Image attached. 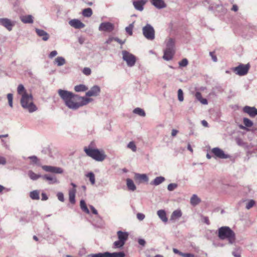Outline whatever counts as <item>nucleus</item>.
<instances>
[{"label": "nucleus", "instance_id": "f257e3e1", "mask_svg": "<svg viewBox=\"0 0 257 257\" xmlns=\"http://www.w3.org/2000/svg\"><path fill=\"white\" fill-rule=\"evenodd\" d=\"M58 94L64 101L65 105L70 109H77L81 106L86 105L93 99L90 98L81 97L71 92L59 89Z\"/></svg>", "mask_w": 257, "mask_h": 257}, {"label": "nucleus", "instance_id": "f03ea898", "mask_svg": "<svg viewBox=\"0 0 257 257\" xmlns=\"http://www.w3.org/2000/svg\"><path fill=\"white\" fill-rule=\"evenodd\" d=\"M18 93L21 95V104L22 106L32 112L37 110V107L33 102V96L31 94L27 92L23 84H19L17 88Z\"/></svg>", "mask_w": 257, "mask_h": 257}, {"label": "nucleus", "instance_id": "7ed1b4c3", "mask_svg": "<svg viewBox=\"0 0 257 257\" xmlns=\"http://www.w3.org/2000/svg\"><path fill=\"white\" fill-rule=\"evenodd\" d=\"M84 151L87 156L98 162L103 161L106 157V155L103 150L93 148L91 145L84 147Z\"/></svg>", "mask_w": 257, "mask_h": 257}, {"label": "nucleus", "instance_id": "20e7f679", "mask_svg": "<svg viewBox=\"0 0 257 257\" xmlns=\"http://www.w3.org/2000/svg\"><path fill=\"white\" fill-rule=\"evenodd\" d=\"M218 236L221 240L227 239L230 244L233 243L235 240L234 232L228 226H222L219 228Z\"/></svg>", "mask_w": 257, "mask_h": 257}, {"label": "nucleus", "instance_id": "39448f33", "mask_svg": "<svg viewBox=\"0 0 257 257\" xmlns=\"http://www.w3.org/2000/svg\"><path fill=\"white\" fill-rule=\"evenodd\" d=\"M175 41L173 38H169L166 41V48L164 52L163 58L166 60H171L175 54Z\"/></svg>", "mask_w": 257, "mask_h": 257}, {"label": "nucleus", "instance_id": "423d86ee", "mask_svg": "<svg viewBox=\"0 0 257 257\" xmlns=\"http://www.w3.org/2000/svg\"><path fill=\"white\" fill-rule=\"evenodd\" d=\"M122 54L123 60L126 62L128 66L132 67L135 65L136 62V57L135 55L125 50L122 51Z\"/></svg>", "mask_w": 257, "mask_h": 257}, {"label": "nucleus", "instance_id": "0eeeda50", "mask_svg": "<svg viewBox=\"0 0 257 257\" xmlns=\"http://www.w3.org/2000/svg\"><path fill=\"white\" fill-rule=\"evenodd\" d=\"M250 65L247 64H240L238 66L233 69V71L237 75L239 76H243L246 75L249 69Z\"/></svg>", "mask_w": 257, "mask_h": 257}, {"label": "nucleus", "instance_id": "6e6552de", "mask_svg": "<svg viewBox=\"0 0 257 257\" xmlns=\"http://www.w3.org/2000/svg\"><path fill=\"white\" fill-rule=\"evenodd\" d=\"M144 36L149 40H153L155 38V30L149 24H147L143 28Z\"/></svg>", "mask_w": 257, "mask_h": 257}, {"label": "nucleus", "instance_id": "1a4fd4ad", "mask_svg": "<svg viewBox=\"0 0 257 257\" xmlns=\"http://www.w3.org/2000/svg\"><path fill=\"white\" fill-rule=\"evenodd\" d=\"M42 168L44 171L56 174H62L63 172V169L59 167L45 165L43 166Z\"/></svg>", "mask_w": 257, "mask_h": 257}, {"label": "nucleus", "instance_id": "9d476101", "mask_svg": "<svg viewBox=\"0 0 257 257\" xmlns=\"http://www.w3.org/2000/svg\"><path fill=\"white\" fill-rule=\"evenodd\" d=\"M0 25L5 27L8 30L11 31L15 25L14 22L7 18L0 19Z\"/></svg>", "mask_w": 257, "mask_h": 257}, {"label": "nucleus", "instance_id": "9b49d317", "mask_svg": "<svg viewBox=\"0 0 257 257\" xmlns=\"http://www.w3.org/2000/svg\"><path fill=\"white\" fill-rule=\"evenodd\" d=\"M211 151L216 157L220 159H226L229 158L228 155L225 154L221 149L218 148H213Z\"/></svg>", "mask_w": 257, "mask_h": 257}, {"label": "nucleus", "instance_id": "f8f14e48", "mask_svg": "<svg viewBox=\"0 0 257 257\" xmlns=\"http://www.w3.org/2000/svg\"><path fill=\"white\" fill-rule=\"evenodd\" d=\"M114 29V26L109 22L102 23L99 27L100 31L110 32Z\"/></svg>", "mask_w": 257, "mask_h": 257}, {"label": "nucleus", "instance_id": "ddd939ff", "mask_svg": "<svg viewBox=\"0 0 257 257\" xmlns=\"http://www.w3.org/2000/svg\"><path fill=\"white\" fill-rule=\"evenodd\" d=\"M100 92V88L97 85L93 86L86 93V96L88 97L97 96Z\"/></svg>", "mask_w": 257, "mask_h": 257}, {"label": "nucleus", "instance_id": "4468645a", "mask_svg": "<svg viewBox=\"0 0 257 257\" xmlns=\"http://www.w3.org/2000/svg\"><path fill=\"white\" fill-rule=\"evenodd\" d=\"M243 111L251 117H254L257 115V109L254 107L245 106L243 107Z\"/></svg>", "mask_w": 257, "mask_h": 257}, {"label": "nucleus", "instance_id": "2eb2a0df", "mask_svg": "<svg viewBox=\"0 0 257 257\" xmlns=\"http://www.w3.org/2000/svg\"><path fill=\"white\" fill-rule=\"evenodd\" d=\"M69 24L75 29H81L85 27V25L78 19H73L69 22Z\"/></svg>", "mask_w": 257, "mask_h": 257}, {"label": "nucleus", "instance_id": "dca6fc26", "mask_svg": "<svg viewBox=\"0 0 257 257\" xmlns=\"http://www.w3.org/2000/svg\"><path fill=\"white\" fill-rule=\"evenodd\" d=\"M147 2V0H139L134 1L133 2V5L136 10L142 11L144 9V6Z\"/></svg>", "mask_w": 257, "mask_h": 257}, {"label": "nucleus", "instance_id": "f3484780", "mask_svg": "<svg viewBox=\"0 0 257 257\" xmlns=\"http://www.w3.org/2000/svg\"><path fill=\"white\" fill-rule=\"evenodd\" d=\"M152 4L158 9H162L166 7L163 0H150Z\"/></svg>", "mask_w": 257, "mask_h": 257}, {"label": "nucleus", "instance_id": "a211bd4d", "mask_svg": "<svg viewBox=\"0 0 257 257\" xmlns=\"http://www.w3.org/2000/svg\"><path fill=\"white\" fill-rule=\"evenodd\" d=\"M36 32L37 34L39 36L42 38V39L44 41H47L49 39V36L48 34L45 31L41 29H36Z\"/></svg>", "mask_w": 257, "mask_h": 257}, {"label": "nucleus", "instance_id": "6ab92c4d", "mask_svg": "<svg viewBox=\"0 0 257 257\" xmlns=\"http://www.w3.org/2000/svg\"><path fill=\"white\" fill-rule=\"evenodd\" d=\"M76 192V189L75 188H72L69 191V200L70 202L74 204L75 203V194Z\"/></svg>", "mask_w": 257, "mask_h": 257}, {"label": "nucleus", "instance_id": "aec40b11", "mask_svg": "<svg viewBox=\"0 0 257 257\" xmlns=\"http://www.w3.org/2000/svg\"><path fill=\"white\" fill-rule=\"evenodd\" d=\"M117 235L118 239L124 242V243H125V241L127 239L128 236V234L127 232L122 231H118L117 232Z\"/></svg>", "mask_w": 257, "mask_h": 257}, {"label": "nucleus", "instance_id": "412c9836", "mask_svg": "<svg viewBox=\"0 0 257 257\" xmlns=\"http://www.w3.org/2000/svg\"><path fill=\"white\" fill-rule=\"evenodd\" d=\"M22 22L25 24H32L33 23V17L31 15L23 16L20 17Z\"/></svg>", "mask_w": 257, "mask_h": 257}, {"label": "nucleus", "instance_id": "4be33fe9", "mask_svg": "<svg viewBox=\"0 0 257 257\" xmlns=\"http://www.w3.org/2000/svg\"><path fill=\"white\" fill-rule=\"evenodd\" d=\"M105 255L106 257H124L125 253L123 251L118 252L110 253L105 252Z\"/></svg>", "mask_w": 257, "mask_h": 257}, {"label": "nucleus", "instance_id": "5701e85b", "mask_svg": "<svg viewBox=\"0 0 257 257\" xmlns=\"http://www.w3.org/2000/svg\"><path fill=\"white\" fill-rule=\"evenodd\" d=\"M42 177L43 179L49 181V183L50 184H54L58 182L57 178L53 176L45 175Z\"/></svg>", "mask_w": 257, "mask_h": 257}, {"label": "nucleus", "instance_id": "b1692460", "mask_svg": "<svg viewBox=\"0 0 257 257\" xmlns=\"http://www.w3.org/2000/svg\"><path fill=\"white\" fill-rule=\"evenodd\" d=\"M135 179L140 182H147L148 181V178L146 174H136Z\"/></svg>", "mask_w": 257, "mask_h": 257}, {"label": "nucleus", "instance_id": "393cba45", "mask_svg": "<svg viewBox=\"0 0 257 257\" xmlns=\"http://www.w3.org/2000/svg\"><path fill=\"white\" fill-rule=\"evenodd\" d=\"M195 97L203 104H207L208 103L207 100L205 98H203L201 93L199 92H197L195 93Z\"/></svg>", "mask_w": 257, "mask_h": 257}, {"label": "nucleus", "instance_id": "a878e982", "mask_svg": "<svg viewBox=\"0 0 257 257\" xmlns=\"http://www.w3.org/2000/svg\"><path fill=\"white\" fill-rule=\"evenodd\" d=\"M157 214L163 221H164L165 222L167 221L168 219H167V217H166V214L164 210H158L157 212Z\"/></svg>", "mask_w": 257, "mask_h": 257}, {"label": "nucleus", "instance_id": "bb28decb", "mask_svg": "<svg viewBox=\"0 0 257 257\" xmlns=\"http://www.w3.org/2000/svg\"><path fill=\"white\" fill-rule=\"evenodd\" d=\"M126 185L130 190L134 191L136 189V185L133 180L130 179H126Z\"/></svg>", "mask_w": 257, "mask_h": 257}, {"label": "nucleus", "instance_id": "cd10ccee", "mask_svg": "<svg viewBox=\"0 0 257 257\" xmlns=\"http://www.w3.org/2000/svg\"><path fill=\"white\" fill-rule=\"evenodd\" d=\"M182 216V212L181 210H175L172 214L171 219L172 220H176L178 219Z\"/></svg>", "mask_w": 257, "mask_h": 257}, {"label": "nucleus", "instance_id": "c85d7f7f", "mask_svg": "<svg viewBox=\"0 0 257 257\" xmlns=\"http://www.w3.org/2000/svg\"><path fill=\"white\" fill-rule=\"evenodd\" d=\"M30 197L33 200H39L40 198L39 191L38 190L31 191L30 193Z\"/></svg>", "mask_w": 257, "mask_h": 257}, {"label": "nucleus", "instance_id": "c756f323", "mask_svg": "<svg viewBox=\"0 0 257 257\" xmlns=\"http://www.w3.org/2000/svg\"><path fill=\"white\" fill-rule=\"evenodd\" d=\"M88 89V88L83 84H80L74 87V90L76 92H83Z\"/></svg>", "mask_w": 257, "mask_h": 257}, {"label": "nucleus", "instance_id": "7c9ffc66", "mask_svg": "<svg viewBox=\"0 0 257 257\" xmlns=\"http://www.w3.org/2000/svg\"><path fill=\"white\" fill-rule=\"evenodd\" d=\"M82 15L85 17H90L92 15V11L91 8H86L83 10Z\"/></svg>", "mask_w": 257, "mask_h": 257}, {"label": "nucleus", "instance_id": "2f4dec72", "mask_svg": "<svg viewBox=\"0 0 257 257\" xmlns=\"http://www.w3.org/2000/svg\"><path fill=\"white\" fill-rule=\"evenodd\" d=\"M165 181V178L162 176L156 177L153 181L152 184L158 185Z\"/></svg>", "mask_w": 257, "mask_h": 257}, {"label": "nucleus", "instance_id": "473e14b6", "mask_svg": "<svg viewBox=\"0 0 257 257\" xmlns=\"http://www.w3.org/2000/svg\"><path fill=\"white\" fill-rule=\"evenodd\" d=\"M80 206L81 209L84 211L85 213L89 214V210L88 209L86 204L85 203V202L83 200H81L80 202Z\"/></svg>", "mask_w": 257, "mask_h": 257}, {"label": "nucleus", "instance_id": "72a5a7b5", "mask_svg": "<svg viewBox=\"0 0 257 257\" xmlns=\"http://www.w3.org/2000/svg\"><path fill=\"white\" fill-rule=\"evenodd\" d=\"M28 176L29 177L33 180H36L39 179L41 177V176L40 175H38L34 172H33L32 171L30 170L28 173Z\"/></svg>", "mask_w": 257, "mask_h": 257}, {"label": "nucleus", "instance_id": "f704fd0d", "mask_svg": "<svg viewBox=\"0 0 257 257\" xmlns=\"http://www.w3.org/2000/svg\"><path fill=\"white\" fill-rule=\"evenodd\" d=\"M55 62L58 66L63 65L66 62L65 59L62 57H58L55 59Z\"/></svg>", "mask_w": 257, "mask_h": 257}, {"label": "nucleus", "instance_id": "c9c22d12", "mask_svg": "<svg viewBox=\"0 0 257 257\" xmlns=\"http://www.w3.org/2000/svg\"><path fill=\"white\" fill-rule=\"evenodd\" d=\"M200 202V199L196 195H193L191 198L190 202L193 205H196Z\"/></svg>", "mask_w": 257, "mask_h": 257}, {"label": "nucleus", "instance_id": "e433bc0d", "mask_svg": "<svg viewBox=\"0 0 257 257\" xmlns=\"http://www.w3.org/2000/svg\"><path fill=\"white\" fill-rule=\"evenodd\" d=\"M124 242L118 239V240L114 242L113 247L115 248H120L124 245Z\"/></svg>", "mask_w": 257, "mask_h": 257}, {"label": "nucleus", "instance_id": "4c0bfd02", "mask_svg": "<svg viewBox=\"0 0 257 257\" xmlns=\"http://www.w3.org/2000/svg\"><path fill=\"white\" fill-rule=\"evenodd\" d=\"M243 122L244 125L246 127H250L253 125V122L247 118H243Z\"/></svg>", "mask_w": 257, "mask_h": 257}, {"label": "nucleus", "instance_id": "58836bf2", "mask_svg": "<svg viewBox=\"0 0 257 257\" xmlns=\"http://www.w3.org/2000/svg\"><path fill=\"white\" fill-rule=\"evenodd\" d=\"M86 176L87 177L89 178L91 184L94 185L95 182L94 174L92 172H90L88 173Z\"/></svg>", "mask_w": 257, "mask_h": 257}, {"label": "nucleus", "instance_id": "ea45409f", "mask_svg": "<svg viewBox=\"0 0 257 257\" xmlns=\"http://www.w3.org/2000/svg\"><path fill=\"white\" fill-rule=\"evenodd\" d=\"M134 112L142 116H144L146 114L144 110L139 107L135 108L134 110Z\"/></svg>", "mask_w": 257, "mask_h": 257}, {"label": "nucleus", "instance_id": "a19ab883", "mask_svg": "<svg viewBox=\"0 0 257 257\" xmlns=\"http://www.w3.org/2000/svg\"><path fill=\"white\" fill-rule=\"evenodd\" d=\"M127 147L131 149L133 152L137 151V147L134 142H131L127 145Z\"/></svg>", "mask_w": 257, "mask_h": 257}, {"label": "nucleus", "instance_id": "79ce46f5", "mask_svg": "<svg viewBox=\"0 0 257 257\" xmlns=\"http://www.w3.org/2000/svg\"><path fill=\"white\" fill-rule=\"evenodd\" d=\"M178 98L180 101H183L184 100L183 92L181 89L178 91Z\"/></svg>", "mask_w": 257, "mask_h": 257}, {"label": "nucleus", "instance_id": "37998d69", "mask_svg": "<svg viewBox=\"0 0 257 257\" xmlns=\"http://www.w3.org/2000/svg\"><path fill=\"white\" fill-rule=\"evenodd\" d=\"M7 98L9 102V105L13 107V94L11 93H9L7 95Z\"/></svg>", "mask_w": 257, "mask_h": 257}, {"label": "nucleus", "instance_id": "c03bdc74", "mask_svg": "<svg viewBox=\"0 0 257 257\" xmlns=\"http://www.w3.org/2000/svg\"><path fill=\"white\" fill-rule=\"evenodd\" d=\"M178 185L176 183H171L168 185V190L172 191L177 187Z\"/></svg>", "mask_w": 257, "mask_h": 257}, {"label": "nucleus", "instance_id": "a18cd8bd", "mask_svg": "<svg viewBox=\"0 0 257 257\" xmlns=\"http://www.w3.org/2000/svg\"><path fill=\"white\" fill-rule=\"evenodd\" d=\"M133 25L132 24L130 25L128 27L125 28L126 32L130 35H132L133 34Z\"/></svg>", "mask_w": 257, "mask_h": 257}, {"label": "nucleus", "instance_id": "49530a36", "mask_svg": "<svg viewBox=\"0 0 257 257\" xmlns=\"http://www.w3.org/2000/svg\"><path fill=\"white\" fill-rule=\"evenodd\" d=\"M255 204V202L253 200H250L246 204V208L247 209H249L251 207H252Z\"/></svg>", "mask_w": 257, "mask_h": 257}, {"label": "nucleus", "instance_id": "de8ad7c7", "mask_svg": "<svg viewBox=\"0 0 257 257\" xmlns=\"http://www.w3.org/2000/svg\"><path fill=\"white\" fill-rule=\"evenodd\" d=\"M89 256L90 257H106L105 255V252L91 254L89 255Z\"/></svg>", "mask_w": 257, "mask_h": 257}, {"label": "nucleus", "instance_id": "09e8293b", "mask_svg": "<svg viewBox=\"0 0 257 257\" xmlns=\"http://www.w3.org/2000/svg\"><path fill=\"white\" fill-rule=\"evenodd\" d=\"M188 63V60L186 59H183L179 62V65L181 67H185L187 65Z\"/></svg>", "mask_w": 257, "mask_h": 257}, {"label": "nucleus", "instance_id": "8fccbe9b", "mask_svg": "<svg viewBox=\"0 0 257 257\" xmlns=\"http://www.w3.org/2000/svg\"><path fill=\"white\" fill-rule=\"evenodd\" d=\"M91 72V69L88 67H85L83 70V73L86 75H89Z\"/></svg>", "mask_w": 257, "mask_h": 257}, {"label": "nucleus", "instance_id": "3c124183", "mask_svg": "<svg viewBox=\"0 0 257 257\" xmlns=\"http://www.w3.org/2000/svg\"><path fill=\"white\" fill-rule=\"evenodd\" d=\"M57 196L59 200H60L61 202H64V195L62 192L58 193L57 194Z\"/></svg>", "mask_w": 257, "mask_h": 257}, {"label": "nucleus", "instance_id": "603ef678", "mask_svg": "<svg viewBox=\"0 0 257 257\" xmlns=\"http://www.w3.org/2000/svg\"><path fill=\"white\" fill-rule=\"evenodd\" d=\"M201 219L202 221L206 224L209 225L210 224V221L208 217L202 216L201 217Z\"/></svg>", "mask_w": 257, "mask_h": 257}, {"label": "nucleus", "instance_id": "864d4df0", "mask_svg": "<svg viewBox=\"0 0 257 257\" xmlns=\"http://www.w3.org/2000/svg\"><path fill=\"white\" fill-rule=\"evenodd\" d=\"M29 159H30L31 162L32 163H33L34 164H38V158L36 156L30 157Z\"/></svg>", "mask_w": 257, "mask_h": 257}, {"label": "nucleus", "instance_id": "5fc2aeb1", "mask_svg": "<svg viewBox=\"0 0 257 257\" xmlns=\"http://www.w3.org/2000/svg\"><path fill=\"white\" fill-rule=\"evenodd\" d=\"M137 218L141 221V220H143L145 217V215L143 214V213H138L137 214Z\"/></svg>", "mask_w": 257, "mask_h": 257}, {"label": "nucleus", "instance_id": "6e6d98bb", "mask_svg": "<svg viewBox=\"0 0 257 257\" xmlns=\"http://www.w3.org/2000/svg\"><path fill=\"white\" fill-rule=\"evenodd\" d=\"M7 161L5 157L0 155V165H5L6 164Z\"/></svg>", "mask_w": 257, "mask_h": 257}, {"label": "nucleus", "instance_id": "4d7b16f0", "mask_svg": "<svg viewBox=\"0 0 257 257\" xmlns=\"http://www.w3.org/2000/svg\"><path fill=\"white\" fill-rule=\"evenodd\" d=\"M57 55V52L55 50H54L50 53V54L49 55V57L50 58H52L56 56Z\"/></svg>", "mask_w": 257, "mask_h": 257}, {"label": "nucleus", "instance_id": "13d9d810", "mask_svg": "<svg viewBox=\"0 0 257 257\" xmlns=\"http://www.w3.org/2000/svg\"><path fill=\"white\" fill-rule=\"evenodd\" d=\"M210 55L211 56L212 60L214 62H216L217 60V57L215 55L214 52H210Z\"/></svg>", "mask_w": 257, "mask_h": 257}, {"label": "nucleus", "instance_id": "bf43d9fd", "mask_svg": "<svg viewBox=\"0 0 257 257\" xmlns=\"http://www.w3.org/2000/svg\"><path fill=\"white\" fill-rule=\"evenodd\" d=\"M114 40L115 41L118 42V43H119L121 45H122V44H123L125 43V40L124 41H122L121 40H120L118 38H114Z\"/></svg>", "mask_w": 257, "mask_h": 257}, {"label": "nucleus", "instance_id": "052dcab7", "mask_svg": "<svg viewBox=\"0 0 257 257\" xmlns=\"http://www.w3.org/2000/svg\"><path fill=\"white\" fill-rule=\"evenodd\" d=\"M138 242L142 246H145L146 244V241L143 239H139Z\"/></svg>", "mask_w": 257, "mask_h": 257}, {"label": "nucleus", "instance_id": "680f3d73", "mask_svg": "<svg viewBox=\"0 0 257 257\" xmlns=\"http://www.w3.org/2000/svg\"><path fill=\"white\" fill-rule=\"evenodd\" d=\"M90 209L92 211V212L94 214H97L98 212L96 209L93 206H90Z\"/></svg>", "mask_w": 257, "mask_h": 257}, {"label": "nucleus", "instance_id": "e2e57ef3", "mask_svg": "<svg viewBox=\"0 0 257 257\" xmlns=\"http://www.w3.org/2000/svg\"><path fill=\"white\" fill-rule=\"evenodd\" d=\"M182 256H183V257H194V255L192 253H183L182 254Z\"/></svg>", "mask_w": 257, "mask_h": 257}, {"label": "nucleus", "instance_id": "0e129e2a", "mask_svg": "<svg viewBox=\"0 0 257 257\" xmlns=\"http://www.w3.org/2000/svg\"><path fill=\"white\" fill-rule=\"evenodd\" d=\"M173 252L176 253V254H178L179 255L182 256V254L183 253V252L180 251L178 249H177V248H173Z\"/></svg>", "mask_w": 257, "mask_h": 257}, {"label": "nucleus", "instance_id": "69168bd1", "mask_svg": "<svg viewBox=\"0 0 257 257\" xmlns=\"http://www.w3.org/2000/svg\"><path fill=\"white\" fill-rule=\"evenodd\" d=\"M114 38H113V37H109L105 42V43L107 44H110L112 41L114 40Z\"/></svg>", "mask_w": 257, "mask_h": 257}, {"label": "nucleus", "instance_id": "338daca9", "mask_svg": "<svg viewBox=\"0 0 257 257\" xmlns=\"http://www.w3.org/2000/svg\"><path fill=\"white\" fill-rule=\"evenodd\" d=\"M48 198L45 193H42V200H43V201L47 200L48 199Z\"/></svg>", "mask_w": 257, "mask_h": 257}, {"label": "nucleus", "instance_id": "774afa93", "mask_svg": "<svg viewBox=\"0 0 257 257\" xmlns=\"http://www.w3.org/2000/svg\"><path fill=\"white\" fill-rule=\"evenodd\" d=\"M178 133V131L177 130L173 129L172 131L171 135L173 137H175L177 135Z\"/></svg>", "mask_w": 257, "mask_h": 257}]
</instances>
